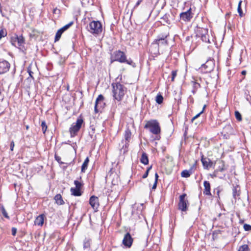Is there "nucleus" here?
<instances>
[{
  "label": "nucleus",
  "mask_w": 251,
  "mask_h": 251,
  "mask_svg": "<svg viewBox=\"0 0 251 251\" xmlns=\"http://www.w3.org/2000/svg\"><path fill=\"white\" fill-rule=\"evenodd\" d=\"M113 97L118 101L122 100L126 92V88L120 83H114L112 84Z\"/></svg>",
  "instance_id": "1"
},
{
  "label": "nucleus",
  "mask_w": 251,
  "mask_h": 251,
  "mask_svg": "<svg viewBox=\"0 0 251 251\" xmlns=\"http://www.w3.org/2000/svg\"><path fill=\"white\" fill-rule=\"evenodd\" d=\"M144 128L149 129L150 131L155 135H158L161 132L159 124L156 120H151L147 121Z\"/></svg>",
  "instance_id": "2"
},
{
  "label": "nucleus",
  "mask_w": 251,
  "mask_h": 251,
  "mask_svg": "<svg viewBox=\"0 0 251 251\" xmlns=\"http://www.w3.org/2000/svg\"><path fill=\"white\" fill-rule=\"evenodd\" d=\"M84 124V121L81 117H78L75 123H74L69 128V132L71 137H74L77 135L82 125Z\"/></svg>",
  "instance_id": "3"
},
{
  "label": "nucleus",
  "mask_w": 251,
  "mask_h": 251,
  "mask_svg": "<svg viewBox=\"0 0 251 251\" xmlns=\"http://www.w3.org/2000/svg\"><path fill=\"white\" fill-rule=\"evenodd\" d=\"M87 30L93 34H99L102 32V25L97 21H93L87 26Z\"/></svg>",
  "instance_id": "4"
},
{
  "label": "nucleus",
  "mask_w": 251,
  "mask_h": 251,
  "mask_svg": "<svg viewBox=\"0 0 251 251\" xmlns=\"http://www.w3.org/2000/svg\"><path fill=\"white\" fill-rule=\"evenodd\" d=\"M126 55L123 51L120 50H116L111 55V62L118 61L120 63H124L126 61Z\"/></svg>",
  "instance_id": "5"
},
{
  "label": "nucleus",
  "mask_w": 251,
  "mask_h": 251,
  "mask_svg": "<svg viewBox=\"0 0 251 251\" xmlns=\"http://www.w3.org/2000/svg\"><path fill=\"white\" fill-rule=\"evenodd\" d=\"M215 67V62L213 59H208L205 63L201 65V70L204 73H210Z\"/></svg>",
  "instance_id": "6"
},
{
  "label": "nucleus",
  "mask_w": 251,
  "mask_h": 251,
  "mask_svg": "<svg viewBox=\"0 0 251 251\" xmlns=\"http://www.w3.org/2000/svg\"><path fill=\"white\" fill-rule=\"evenodd\" d=\"M131 137V132L129 127L126 128L124 133V138L125 140V143L123 145V147L121 149V151H123L124 153H125L127 151V149L129 146V142Z\"/></svg>",
  "instance_id": "7"
},
{
  "label": "nucleus",
  "mask_w": 251,
  "mask_h": 251,
  "mask_svg": "<svg viewBox=\"0 0 251 251\" xmlns=\"http://www.w3.org/2000/svg\"><path fill=\"white\" fill-rule=\"evenodd\" d=\"M105 106L104 97L102 95H99L97 98L95 104V112L98 113L101 112Z\"/></svg>",
  "instance_id": "8"
},
{
  "label": "nucleus",
  "mask_w": 251,
  "mask_h": 251,
  "mask_svg": "<svg viewBox=\"0 0 251 251\" xmlns=\"http://www.w3.org/2000/svg\"><path fill=\"white\" fill-rule=\"evenodd\" d=\"M187 195L183 194L179 196V201L178 204V209L182 211H186L188 209V201L185 198Z\"/></svg>",
  "instance_id": "9"
},
{
  "label": "nucleus",
  "mask_w": 251,
  "mask_h": 251,
  "mask_svg": "<svg viewBox=\"0 0 251 251\" xmlns=\"http://www.w3.org/2000/svg\"><path fill=\"white\" fill-rule=\"evenodd\" d=\"M74 24V22L71 21L68 24L64 25L62 28H60L56 33L54 41L57 42L59 40L62 33L67 29H68L71 26Z\"/></svg>",
  "instance_id": "10"
},
{
  "label": "nucleus",
  "mask_w": 251,
  "mask_h": 251,
  "mask_svg": "<svg viewBox=\"0 0 251 251\" xmlns=\"http://www.w3.org/2000/svg\"><path fill=\"white\" fill-rule=\"evenodd\" d=\"M10 67V63L6 60H0V75L7 72Z\"/></svg>",
  "instance_id": "11"
},
{
  "label": "nucleus",
  "mask_w": 251,
  "mask_h": 251,
  "mask_svg": "<svg viewBox=\"0 0 251 251\" xmlns=\"http://www.w3.org/2000/svg\"><path fill=\"white\" fill-rule=\"evenodd\" d=\"M193 14L192 12V9L190 8L187 11L182 12L180 14V18L185 22H189L192 19Z\"/></svg>",
  "instance_id": "12"
},
{
  "label": "nucleus",
  "mask_w": 251,
  "mask_h": 251,
  "mask_svg": "<svg viewBox=\"0 0 251 251\" xmlns=\"http://www.w3.org/2000/svg\"><path fill=\"white\" fill-rule=\"evenodd\" d=\"M133 241V239L130 234L129 232H127L124 236L122 243L126 247L129 248L131 247Z\"/></svg>",
  "instance_id": "13"
},
{
  "label": "nucleus",
  "mask_w": 251,
  "mask_h": 251,
  "mask_svg": "<svg viewBox=\"0 0 251 251\" xmlns=\"http://www.w3.org/2000/svg\"><path fill=\"white\" fill-rule=\"evenodd\" d=\"M219 163L220 164V166H219L218 168L214 171L213 174L212 175V176L213 177H218L220 178H222V176H219V172H222L225 171L226 168L225 167V163L223 161H220Z\"/></svg>",
  "instance_id": "14"
},
{
  "label": "nucleus",
  "mask_w": 251,
  "mask_h": 251,
  "mask_svg": "<svg viewBox=\"0 0 251 251\" xmlns=\"http://www.w3.org/2000/svg\"><path fill=\"white\" fill-rule=\"evenodd\" d=\"M24 38L22 36H18L17 35H15L11 38V42L13 45H16L17 42L18 45L21 46L24 43Z\"/></svg>",
  "instance_id": "15"
},
{
  "label": "nucleus",
  "mask_w": 251,
  "mask_h": 251,
  "mask_svg": "<svg viewBox=\"0 0 251 251\" xmlns=\"http://www.w3.org/2000/svg\"><path fill=\"white\" fill-rule=\"evenodd\" d=\"M89 203L94 210L97 209L99 206V198L95 196H91L89 200Z\"/></svg>",
  "instance_id": "16"
},
{
  "label": "nucleus",
  "mask_w": 251,
  "mask_h": 251,
  "mask_svg": "<svg viewBox=\"0 0 251 251\" xmlns=\"http://www.w3.org/2000/svg\"><path fill=\"white\" fill-rule=\"evenodd\" d=\"M159 46L160 45L158 44V43H157L153 41V42L151 43L150 48V52H151V53L154 55L159 54Z\"/></svg>",
  "instance_id": "17"
},
{
  "label": "nucleus",
  "mask_w": 251,
  "mask_h": 251,
  "mask_svg": "<svg viewBox=\"0 0 251 251\" xmlns=\"http://www.w3.org/2000/svg\"><path fill=\"white\" fill-rule=\"evenodd\" d=\"M201 161L204 169H208L212 165V162L208 158L204 157V155H202L201 157Z\"/></svg>",
  "instance_id": "18"
},
{
  "label": "nucleus",
  "mask_w": 251,
  "mask_h": 251,
  "mask_svg": "<svg viewBox=\"0 0 251 251\" xmlns=\"http://www.w3.org/2000/svg\"><path fill=\"white\" fill-rule=\"evenodd\" d=\"M204 186V190L203 193L204 195L207 196H211V193L210 192L211 188H210V184L208 181H204L203 182Z\"/></svg>",
  "instance_id": "19"
},
{
  "label": "nucleus",
  "mask_w": 251,
  "mask_h": 251,
  "mask_svg": "<svg viewBox=\"0 0 251 251\" xmlns=\"http://www.w3.org/2000/svg\"><path fill=\"white\" fill-rule=\"evenodd\" d=\"M240 195V188L239 185H236L233 186L232 188V195L234 199L236 200Z\"/></svg>",
  "instance_id": "20"
},
{
  "label": "nucleus",
  "mask_w": 251,
  "mask_h": 251,
  "mask_svg": "<svg viewBox=\"0 0 251 251\" xmlns=\"http://www.w3.org/2000/svg\"><path fill=\"white\" fill-rule=\"evenodd\" d=\"M223 132L225 134H231L233 132V129L230 124H227L223 127Z\"/></svg>",
  "instance_id": "21"
},
{
  "label": "nucleus",
  "mask_w": 251,
  "mask_h": 251,
  "mask_svg": "<svg viewBox=\"0 0 251 251\" xmlns=\"http://www.w3.org/2000/svg\"><path fill=\"white\" fill-rule=\"evenodd\" d=\"M44 215L41 214L36 217L34 221V224L35 225L42 226L44 224Z\"/></svg>",
  "instance_id": "22"
},
{
  "label": "nucleus",
  "mask_w": 251,
  "mask_h": 251,
  "mask_svg": "<svg viewBox=\"0 0 251 251\" xmlns=\"http://www.w3.org/2000/svg\"><path fill=\"white\" fill-rule=\"evenodd\" d=\"M169 34H160L157 36L156 39H155L154 42L158 43L160 45V41H163L164 43L166 42V38L168 37Z\"/></svg>",
  "instance_id": "23"
},
{
  "label": "nucleus",
  "mask_w": 251,
  "mask_h": 251,
  "mask_svg": "<svg viewBox=\"0 0 251 251\" xmlns=\"http://www.w3.org/2000/svg\"><path fill=\"white\" fill-rule=\"evenodd\" d=\"M71 192L72 194L75 196H80L82 195L81 189L77 188H71Z\"/></svg>",
  "instance_id": "24"
},
{
  "label": "nucleus",
  "mask_w": 251,
  "mask_h": 251,
  "mask_svg": "<svg viewBox=\"0 0 251 251\" xmlns=\"http://www.w3.org/2000/svg\"><path fill=\"white\" fill-rule=\"evenodd\" d=\"M208 33V30L206 28H199L197 30V35L199 37H201V36L205 35L207 34Z\"/></svg>",
  "instance_id": "25"
},
{
  "label": "nucleus",
  "mask_w": 251,
  "mask_h": 251,
  "mask_svg": "<svg viewBox=\"0 0 251 251\" xmlns=\"http://www.w3.org/2000/svg\"><path fill=\"white\" fill-rule=\"evenodd\" d=\"M89 162V158L88 157H87L81 166V172L82 173L85 172L86 170L87 169Z\"/></svg>",
  "instance_id": "26"
},
{
  "label": "nucleus",
  "mask_w": 251,
  "mask_h": 251,
  "mask_svg": "<svg viewBox=\"0 0 251 251\" xmlns=\"http://www.w3.org/2000/svg\"><path fill=\"white\" fill-rule=\"evenodd\" d=\"M170 15L169 14H165L162 18L161 20L162 21L161 22L164 23V25L165 24H171V21L170 19Z\"/></svg>",
  "instance_id": "27"
},
{
  "label": "nucleus",
  "mask_w": 251,
  "mask_h": 251,
  "mask_svg": "<svg viewBox=\"0 0 251 251\" xmlns=\"http://www.w3.org/2000/svg\"><path fill=\"white\" fill-rule=\"evenodd\" d=\"M140 161L144 165H147L149 163V159L147 154L143 152L140 158Z\"/></svg>",
  "instance_id": "28"
},
{
  "label": "nucleus",
  "mask_w": 251,
  "mask_h": 251,
  "mask_svg": "<svg viewBox=\"0 0 251 251\" xmlns=\"http://www.w3.org/2000/svg\"><path fill=\"white\" fill-rule=\"evenodd\" d=\"M54 200L58 205H62L64 203V202L62 199V196L60 194H57L54 197Z\"/></svg>",
  "instance_id": "29"
},
{
  "label": "nucleus",
  "mask_w": 251,
  "mask_h": 251,
  "mask_svg": "<svg viewBox=\"0 0 251 251\" xmlns=\"http://www.w3.org/2000/svg\"><path fill=\"white\" fill-rule=\"evenodd\" d=\"M193 83V90H192V92L193 94H195L197 90L201 87L200 84L197 82L195 81H192Z\"/></svg>",
  "instance_id": "30"
},
{
  "label": "nucleus",
  "mask_w": 251,
  "mask_h": 251,
  "mask_svg": "<svg viewBox=\"0 0 251 251\" xmlns=\"http://www.w3.org/2000/svg\"><path fill=\"white\" fill-rule=\"evenodd\" d=\"M192 169H190L189 171L185 170L181 172V176L182 177L187 178L189 177L190 175L192 174Z\"/></svg>",
  "instance_id": "31"
},
{
  "label": "nucleus",
  "mask_w": 251,
  "mask_h": 251,
  "mask_svg": "<svg viewBox=\"0 0 251 251\" xmlns=\"http://www.w3.org/2000/svg\"><path fill=\"white\" fill-rule=\"evenodd\" d=\"M242 2V0H240L238 4L237 11L239 13L240 17H242L243 16V12L241 8V3Z\"/></svg>",
  "instance_id": "32"
},
{
  "label": "nucleus",
  "mask_w": 251,
  "mask_h": 251,
  "mask_svg": "<svg viewBox=\"0 0 251 251\" xmlns=\"http://www.w3.org/2000/svg\"><path fill=\"white\" fill-rule=\"evenodd\" d=\"M90 248V241L89 239H85L83 241V248L84 249Z\"/></svg>",
  "instance_id": "33"
},
{
  "label": "nucleus",
  "mask_w": 251,
  "mask_h": 251,
  "mask_svg": "<svg viewBox=\"0 0 251 251\" xmlns=\"http://www.w3.org/2000/svg\"><path fill=\"white\" fill-rule=\"evenodd\" d=\"M238 251H250V249L248 245L245 244L240 246Z\"/></svg>",
  "instance_id": "34"
},
{
  "label": "nucleus",
  "mask_w": 251,
  "mask_h": 251,
  "mask_svg": "<svg viewBox=\"0 0 251 251\" xmlns=\"http://www.w3.org/2000/svg\"><path fill=\"white\" fill-rule=\"evenodd\" d=\"M0 210H1V213L2 214V215L6 218L7 219H9V216L8 215V214L5 209V208L4 207V206L3 205H2L1 207H0Z\"/></svg>",
  "instance_id": "35"
},
{
  "label": "nucleus",
  "mask_w": 251,
  "mask_h": 251,
  "mask_svg": "<svg viewBox=\"0 0 251 251\" xmlns=\"http://www.w3.org/2000/svg\"><path fill=\"white\" fill-rule=\"evenodd\" d=\"M156 102L158 104H161L163 102V97L161 95H157L156 97Z\"/></svg>",
  "instance_id": "36"
},
{
  "label": "nucleus",
  "mask_w": 251,
  "mask_h": 251,
  "mask_svg": "<svg viewBox=\"0 0 251 251\" xmlns=\"http://www.w3.org/2000/svg\"><path fill=\"white\" fill-rule=\"evenodd\" d=\"M124 63H126L128 65L132 66L133 67H136V64L133 62L131 59H126V61Z\"/></svg>",
  "instance_id": "37"
},
{
  "label": "nucleus",
  "mask_w": 251,
  "mask_h": 251,
  "mask_svg": "<svg viewBox=\"0 0 251 251\" xmlns=\"http://www.w3.org/2000/svg\"><path fill=\"white\" fill-rule=\"evenodd\" d=\"M235 116L238 121H241L242 120V115L238 111H235Z\"/></svg>",
  "instance_id": "38"
},
{
  "label": "nucleus",
  "mask_w": 251,
  "mask_h": 251,
  "mask_svg": "<svg viewBox=\"0 0 251 251\" xmlns=\"http://www.w3.org/2000/svg\"><path fill=\"white\" fill-rule=\"evenodd\" d=\"M41 126H42V129L43 133H45V132L47 129L48 126H47L46 122L45 121H43L42 122Z\"/></svg>",
  "instance_id": "39"
},
{
  "label": "nucleus",
  "mask_w": 251,
  "mask_h": 251,
  "mask_svg": "<svg viewBox=\"0 0 251 251\" xmlns=\"http://www.w3.org/2000/svg\"><path fill=\"white\" fill-rule=\"evenodd\" d=\"M7 35V31L5 29H0V40L2 38L4 37Z\"/></svg>",
  "instance_id": "40"
},
{
  "label": "nucleus",
  "mask_w": 251,
  "mask_h": 251,
  "mask_svg": "<svg viewBox=\"0 0 251 251\" xmlns=\"http://www.w3.org/2000/svg\"><path fill=\"white\" fill-rule=\"evenodd\" d=\"M208 34L205 35H202V36H201V40L204 42H205V43H209V40L208 38Z\"/></svg>",
  "instance_id": "41"
},
{
  "label": "nucleus",
  "mask_w": 251,
  "mask_h": 251,
  "mask_svg": "<svg viewBox=\"0 0 251 251\" xmlns=\"http://www.w3.org/2000/svg\"><path fill=\"white\" fill-rule=\"evenodd\" d=\"M151 167H152V166H151L150 167L148 168L145 173L142 176L143 178H146V177H147V176H148V175H149V171L151 169Z\"/></svg>",
  "instance_id": "42"
},
{
  "label": "nucleus",
  "mask_w": 251,
  "mask_h": 251,
  "mask_svg": "<svg viewBox=\"0 0 251 251\" xmlns=\"http://www.w3.org/2000/svg\"><path fill=\"white\" fill-rule=\"evenodd\" d=\"M74 184L75 185V188L81 189V187L82 186V184L81 182H80L78 180H75Z\"/></svg>",
  "instance_id": "43"
},
{
  "label": "nucleus",
  "mask_w": 251,
  "mask_h": 251,
  "mask_svg": "<svg viewBox=\"0 0 251 251\" xmlns=\"http://www.w3.org/2000/svg\"><path fill=\"white\" fill-rule=\"evenodd\" d=\"M54 158H55V160H56L58 162V163H59L60 164H62L64 163L61 160V157L57 155L56 154H55Z\"/></svg>",
  "instance_id": "44"
},
{
  "label": "nucleus",
  "mask_w": 251,
  "mask_h": 251,
  "mask_svg": "<svg viewBox=\"0 0 251 251\" xmlns=\"http://www.w3.org/2000/svg\"><path fill=\"white\" fill-rule=\"evenodd\" d=\"M27 72L29 74V75L30 77L32 79H34V77H33V76L32 75L33 74V72L31 71V67L30 66H29L27 68Z\"/></svg>",
  "instance_id": "45"
},
{
  "label": "nucleus",
  "mask_w": 251,
  "mask_h": 251,
  "mask_svg": "<svg viewBox=\"0 0 251 251\" xmlns=\"http://www.w3.org/2000/svg\"><path fill=\"white\" fill-rule=\"evenodd\" d=\"M222 190V189L220 187H218L214 190V192H216V194L217 195V197L218 198H220L219 194Z\"/></svg>",
  "instance_id": "46"
},
{
  "label": "nucleus",
  "mask_w": 251,
  "mask_h": 251,
  "mask_svg": "<svg viewBox=\"0 0 251 251\" xmlns=\"http://www.w3.org/2000/svg\"><path fill=\"white\" fill-rule=\"evenodd\" d=\"M244 229L246 231H250V230H251V226L250 225L245 224L244 225Z\"/></svg>",
  "instance_id": "47"
},
{
  "label": "nucleus",
  "mask_w": 251,
  "mask_h": 251,
  "mask_svg": "<svg viewBox=\"0 0 251 251\" xmlns=\"http://www.w3.org/2000/svg\"><path fill=\"white\" fill-rule=\"evenodd\" d=\"M177 75V71L174 70L172 72V79L171 80L173 81L175 79V77Z\"/></svg>",
  "instance_id": "48"
},
{
  "label": "nucleus",
  "mask_w": 251,
  "mask_h": 251,
  "mask_svg": "<svg viewBox=\"0 0 251 251\" xmlns=\"http://www.w3.org/2000/svg\"><path fill=\"white\" fill-rule=\"evenodd\" d=\"M205 105L203 106L202 110L200 112H199L198 114H197L196 116H194L196 119L198 118L203 112V110L205 108Z\"/></svg>",
  "instance_id": "49"
},
{
  "label": "nucleus",
  "mask_w": 251,
  "mask_h": 251,
  "mask_svg": "<svg viewBox=\"0 0 251 251\" xmlns=\"http://www.w3.org/2000/svg\"><path fill=\"white\" fill-rule=\"evenodd\" d=\"M11 231L12 235L15 236L17 232V229L15 227H12Z\"/></svg>",
  "instance_id": "50"
},
{
  "label": "nucleus",
  "mask_w": 251,
  "mask_h": 251,
  "mask_svg": "<svg viewBox=\"0 0 251 251\" xmlns=\"http://www.w3.org/2000/svg\"><path fill=\"white\" fill-rule=\"evenodd\" d=\"M157 181H154V184H153V186H152V188H151V189L152 190H154L155 189H156V187H157Z\"/></svg>",
  "instance_id": "51"
},
{
  "label": "nucleus",
  "mask_w": 251,
  "mask_h": 251,
  "mask_svg": "<svg viewBox=\"0 0 251 251\" xmlns=\"http://www.w3.org/2000/svg\"><path fill=\"white\" fill-rule=\"evenodd\" d=\"M14 147V143L13 141H12L11 144H10V150H11V151H13V150Z\"/></svg>",
  "instance_id": "52"
},
{
  "label": "nucleus",
  "mask_w": 251,
  "mask_h": 251,
  "mask_svg": "<svg viewBox=\"0 0 251 251\" xmlns=\"http://www.w3.org/2000/svg\"><path fill=\"white\" fill-rule=\"evenodd\" d=\"M158 177H159V176L158 175V174L157 173H156L155 174V181H154L158 182Z\"/></svg>",
  "instance_id": "53"
},
{
  "label": "nucleus",
  "mask_w": 251,
  "mask_h": 251,
  "mask_svg": "<svg viewBox=\"0 0 251 251\" xmlns=\"http://www.w3.org/2000/svg\"><path fill=\"white\" fill-rule=\"evenodd\" d=\"M167 44H168V42H167V41L166 40V42L165 43H164V42H163V41H160V45H166Z\"/></svg>",
  "instance_id": "54"
},
{
  "label": "nucleus",
  "mask_w": 251,
  "mask_h": 251,
  "mask_svg": "<svg viewBox=\"0 0 251 251\" xmlns=\"http://www.w3.org/2000/svg\"><path fill=\"white\" fill-rule=\"evenodd\" d=\"M246 73H247V72H246V71L245 70H243V71H242L241 72V74L242 75H245L246 74Z\"/></svg>",
  "instance_id": "55"
},
{
  "label": "nucleus",
  "mask_w": 251,
  "mask_h": 251,
  "mask_svg": "<svg viewBox=\"0 0 251 251\" xmlns=\"http://www.w3.org/2000/svg\"><path fill=\"white\" fill-rule=\"evenodd\" d=\"M141 2V0H138V1L137 2L136 4V6H138V5L140 4Z\"/></svg>",
  "instance_id": "56"
},
{
  "label": "nucleus",
  "mask_w": 251,
  "mask_h": 251,
  "mask_svg": "<svg viewBox=\"0 0 251 251\" xmlns=\"http://www.w3.org/2000/svg\"><path fill=\"white\" fill-rule=\"evenodd\" d=\"M195 119H196L195 118V117H194L192 119L191 121L193 122Z\"/></svg>",
  "instance_id": "57"
},
{
  "label": "nucleus",
  "mask_w": 251,
  "mask_h": 251,
  "mask_svg": "<svg viewBox=\"0 0 251 251\" xmlns=\"http://www.w3.org/2000/svg\"><path fill=\"white\" fill-rule=\"evenodd\" d=\"M28 128H29V126H26V129H28Z\"/></svg>",
  "instance_id": "58"
},
{
  "label": "nucleus",
  "mask_w": 251,
  "mask_h": 251,
  "mask_svg": "<svg viewBox=\"0 0 251 251\" xmlns=\"http://www.w3.org/2000/svg\"><path fill=\"white\" fill-rule=\"evenodd\" d=\"M190 99H191V101H193V98H190Z\"/></svg>",
  "instance_id": "59"
},
{
  "label": "nucleus",
  "mask_w": 251,
  "mask_h": 251,
  "mask_svg": "<svg viewBox=\"0 0 251 251\" xmlns=\"http://www.w3.org/2000/svg\"><path fill=\"white\" fill-rule=\"evenodd\" d=\"M156 139L159 140V138L157 137Z\"/></svg>",
  "instance_id": "60"
}]
</instances>
